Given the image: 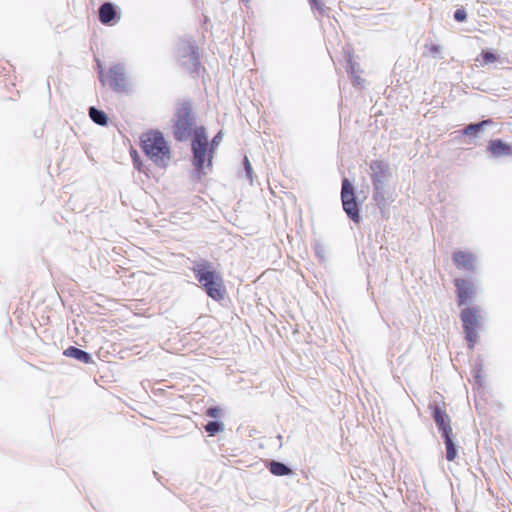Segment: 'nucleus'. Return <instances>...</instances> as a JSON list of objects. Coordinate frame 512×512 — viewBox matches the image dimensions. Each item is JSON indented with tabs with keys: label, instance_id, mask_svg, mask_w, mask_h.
Segmentation results:
<instances>
[{
	"label": "nucleus",
	"instance_id": "22",
	"mask_svg": "<svg viewBox=\"0 0 512 512\" xmlns=\"http://www.w3.org/2000/svg\"><path fill=\"white\" fill-rule=\"evenodd\" d=\"M426 49L428 50L429 55H431V56H436L441 51V47L439 45L433 44V43L427 44Z\"/></svg>",
	"mask_w": 512,
	"mask_h": 512
},
{
	"label": "nucleus",
	"instance_id": "21",
	"mask_svg": "<svg viewBox=\"0 0 512 512\" xmlns=\"http://www.w3.org/2000/svg\"><path fill=\"white\" fill-rule=\"evenodd\" d=\"M206 415L211 418H219L222 415V409L220 407H210L206 410Z\"/></svg>",
	"mask_w": 512,
	"mask_h": 512
},
{
	"label": "nucleus",
	"instance_id": "28",
	"mask_svg": "<svg viewBox=\"0 0 512 512\" xmlns=\"http://www.w3.org/2000/svg\"><path fill=\"white\" fill-rule=\"evenodd\" d=\"M309 3L311 4L312 7H315L317 9H320V3H319V0H309Z\"/></svg>",
	"mask_w": 512,
	"mask_h": 512
},
{
	"label": "nucleus",
	"instance_id": "4",
	"mask_svg": "<svg viewBox=\"0 0 512 512\" xmlns=\"http://www.w3.org/2000/svg\"><path fill=\"white\" fill-rule=\"evenodd\" d=\"M460 319L463 324L466 340L470 348H473L477 342V329L480 327V309L478 307H466L460 313Z\"/></svg>",
	"mask_w": 512,
	"mask_h": 512
},
{
	"label": "nucleus",
	"instance_id": "1",
	"mask_svg": "<svg viewBox=\"0 0 512 512\" xmlns=\"http://www.w3.org/2000/svg\"><path fill=\"white\" fill-rule=\"evenodd\" d=\"M192 271L209 297L216 301L224 299L226 287L223 278L220 273L212 267L211 263L207 261L196 263Z\"/></svg>",
	"mask_w": 512,
	"mask_h": 512
},
{
	"label": "nucleus",
	"instance_id": "20",
	"mask_svg": "<svg viewBox=\"0 0 512 512\" xmlns=\"http://www.w3.org/2000/svg\"><path fill=\"white\" fill-rule=\"evenodd\" d=\"M481 56L485 64H490L497 61V56L489 51H482Z\"/></svg>",
	"mask_w": 512,
	"mask_h": 512
},
{
	"label": "nucleus",
	"instance_id": "13",
	"mask_svg": "<svg viewBox=\"0 0 512 512\" xmlns=\"http://www.w3.org/2000/svg\"><path fill=\"white\" fill-rule=\"evenodd\" d=\"M488 151L495 157L512 155V146L500 139L491 140L488 144Z\"/></svg>",
	"mask_w": 512,
	"mask_h": 512
},
{
	"label": "nucleus",
	"instance_id": "16",
	"mask_svg": "<svg viewBox=\"0 0 512 512\" xmlns=\"http://www.w3.org/2000/svg\"><path fill=\"white\" fill-rule=\"evenodd\" d=\"M269 470L273 475L276 476H285L292 473L291 469L287 467L285 464L272 461L269 465Z\"/></svg>",
	"mask_w": 512,
	"mask_h": 512
},
{
	"label": "nucleus",
	"instance_id": "7",
	"mask_svg": "<svg viewBox=\"0 0 512 512\" xmlns=\"http://www.w3.org/2000/svg\"><path fill=\"white\" fill-rule=\"evenodd\" d=\"M100 80L103 83V85H107L113 89H117L118 87L124 84V68L119 65H114L110 67L108 70L101 71Z\"/></svg>",
	"mask_w": 512,
	"mask_h": 512
},
{
	"label": "nucleus",
	"instance_id": "14",
	"mask_svg": "<svg viewBox=\"0 0 512 512\" xmlns=\"http://www.w3.org/2000/svg\"><path fill=\"white\" fill-rule=\"evenodd\" d=\"M64 355L67 356V357L75 358V359L79 360L82 363L88 364V363L92 362V358H91L89 353H87L86 351H84L82 349L74 347V346L68 347L64 351Z\"/></svg>",
	"mask_w": 512,
	"mask_h": 512
},
{
	"label": "nucleus",
	"instance_id": "15",
	"mask_svg": "<svg viewBox=\"0 0 512 512\" xmlns=\"http://www.w3.org/2000/svg\"><path fill=\"white\" fill-rule=\"evenodd\" d=\"M445 448H446V459L448 461L455 460L457 456V450L453 441V432L448 434H443Z\"/></svg>",
	"mask_w": 512,
	"mask_h": 512
},
{
	"label": "nucleus",
	"instance_id": "11",
	"mask_svg": "<svg viewBox=\"0 0 512 512\" xmlns=\"http://www.w3.org/2000/svg\"><path fill=\"white\" fill-rule=\"evenodd\" d=\"M370 169L372 171L371 178L376 190L381 189L382 183L387 175V166L382 161H373L370 164Z\"/></svg>",
	"mask_w": 512,
	"mask_h": 512
},
{
	"label": "nucleus",
	"instance_id": "3",
	"mask_svg": "<svg viewBox=\"0 0 512 512\" xmlns=\"http://www.w3.org/2000/svg\"><path fill=\"white\" fill-rule=\"evenodd\" d=\"M191 149L193 153V165L199 174H205V168H211L214 151L209 147L208 138L204 127L194 129Z\"/></svg>",
	"mask_w": 512,
	"mask_h": 512
},
{
	"label": "nucleus",
	"instance_id": "6",
	"mask_svg": "<svg viewBox=\"0 0 512 512\" xmlns=\"http://www.w3.org/2000/svg\"><path fill=\"white\" fill-rule=\"evenodd\" d=\"M341 199L343 209L347 215L356 223L359 222V210L354 196V189L348 179H344L342 183Z\"/></svg>",
	"mask_w": 512,
	"mask_h": 512
},
{
	"label": "nucleus",
	"instance_id": "12",
	"mask_svg": "<svg viewBox=\"0 0 512 512\" xmlns=\"http://www.w3.org/2000/svg\"><path fill=\"white\" fill-rule=\"evenodd\" d=\"M99 20L104 25H114L117 23L118 16L114 6L111 3H104L99 8Z\"/></svg>",
	"mask_w": 512,
	"mask_h": 512
},
{
	"label": "nucleus",
	"instance_id": "8",
	"mask_svg": "<svg viewBox=\"0 0 512 512\" xmlns=\"http://www.w3.org/2000/svg\"><path fill=\"white\" fill-rule=\"evenodd\" d=\"M454 285L456 287L458 305L462 306L468 304L475 295L474 284L470 280L456 278Z\"/></svg>",
	"mask_w": 512,
	"mask_h": 512
},
{
	"label": "nucleus",
	"instance_id": "19",
	"mask_svg": "<svg viewBox=\"0 0 512 512\" xmlns=\"http://www.w3.org/2000/svg\"><path fill=\"white\" fill-rule=\"evenodd\" d=\"M205 431L210 435H215L216 433L221 432L224 429L223 424L217 421H210L205 425Z\"/></svg>",
	"mask_w": 512,
	"mask_h": 512
},
{
	"label": "nucleus",
	"instance_id": "25",
	"mask_svg": "<svg viewBox=\"0 0 512 512\" xmlns=\"http://www.w3.org/2000/svg\"><path fill=\"white\" fill-rule=\"evenodd\" d=\"M191 58L192 60L194 61V66L195 67H199L200 66V63H199V59H198V54H197V50L195 48H191Z\"/></svg>",
	"mask_w": 512,
	"mask_h": 512
},
{
	"label": "nucleus",
	"instance_id": "27",
	"mask_svg": "<svg viewBox=\"0 0 512 512\" xmlns=\"http://www.w3.org/2000/svg\"><path fill=\"white\" fill-rule=\"evenodd\" d=\"M244 164H245V169L247 171V174H250L252 171V167H251V164L247 157H245V159H244Z\"/></svg>",
	"mask_w": 512,
	"mask_h": 512
},
{
	"label": "nucleus",
	"instance_id": "18",
	"mask_svg": "<svg viewBox=\"0 0 512 512\" xmlns=\"http://www.w3.org/2000/svg\"><path fill=\"white\" fill-rule=\"evenodd\" d=\"M490 123H491L490 120H483V121H481L480 123H477V124H469L464 129V134L465 135H472V134L478 132L483 126L488 125Z\"/></svg>",
	"mask_w": 512,
	"mask_h": 512
},
{
	"label": "nucleus",
	"instance_id": "2",
	"mask_svg": "<svg viewBox=\"0 0 512 512\" xmlns=\"http://www.w3.org/2000/svg\"><path fill=\"white\" fill-rule=\"evenodd\" d=\"M141 147L144 153L158 166L165 167L171 160V149L163 134L159 131H148L141 136Z\"/></svg>",
	"mask_w": 512,
	"mask_h": 512
},
{
	"label": "nucleus",
	"instance_id": "10",
	"mask_svg": "<svg viewBox=\"0 0 512 512\" xmlns=\"http://www.w3.org/2000/svg\"><path fill=\"white\" fill-rule=\"evenodd\" d=\"M453 262L460 270L473 271L475 268V257L470 252L456 251L453 253Z\"/></svg>",
	"mask_w": 512,
	"mask_h": 512
},
{
	"label": "nucleus",
	"instance_id": "23",
	"mask_svg": "<svg viewBox=\"0 0 512 512\" xmlns=\"http://www.w3.org/2000/svg\"><path fill=\"white\" fill-rule=\"evenodd\" d=\"M454 18L458 22H463L467 18V13L464 9H457L454 13Z\"/></svg>",
	"mask_w": 512,
	"mask_h": 512
},
{
	"label": "nucleus",
	"instance_id": "24",
	"mask_svg": "<svg viewBox=\"0 0 512 512\" xmlns=\"http://www.w3.org/2000/svg\"><path fill=\"white\" fill-rule=\"evenodd\" d=\"M222 141V133L219 132L211 141V143H209V147L215 151V149L217 148V146L220 144V142Z\"/></svg>",
	"mask_w": 512,
	"mask_h": 512
},
{
	"label": "nucleus",
	"instance_id": "17",
	"mask_svg": "<svg viewBox=\"0 0 512 512\" xmlns=\"http://www.w3.org/2000/svg\"><path fill=\"white\" fill-rule=\"evenodd\" d=\"M89 116L96 124H99L102 126L107 124L108 118H107L106 113L101 110L96 109L95 107H91L89 109Z\"/></svg>",
	"mask_w": 512,
	"mask_h": 512
},
{
	"label": "nucleus",
	"instance_id": "5",
	"mask_svg": "<svg viewBox=\"0 0 512 512\" xmlns=\"http://www.w3.org/2000/svg\"><path fill=\"white\" fill-rule=\"evenodd\" d=\"M194 118L191 108L184 106L177 113V120L174 125V136L178 141H183L189 136H193Z\"/></svg>",
	"mask_w": 512,
	"mask_h": 512
},
{
	"label": "nucleus",
	"instance_id": "9",
	"mask_svg": "<svg viewBox=\"0 0 512 512\" xmlns=\"http://www.w3.org/2000/svg\"><path fill=\"white\" fill-rule=\"evenodd\" d=\"M429 408L432 411L433 419L441 434L452 433L453 429L450 425V418L447 415L445 408L440 407L437 404H431Z\"/></svg>",
	"mask_w": 512,
	"mask_h": 512
},
{
	"label": "nucleus",
	"instance_id": "26",
	"mask_svg": "<svg viewBox=\"0 0 512 512\" xmlns=\"http://www.w3.org/2000/svg\"><path fill=\"white\" fill-rule=\"evenodd\" d=\"M131 156H132V158H133V162H134L135 167H136L138 170H140V163H139V157H138L137 152L133 150V151L131 152Z\"/></svg>",
	"mask_w": 512,
	"mask_h": 512
}]
</instances>
